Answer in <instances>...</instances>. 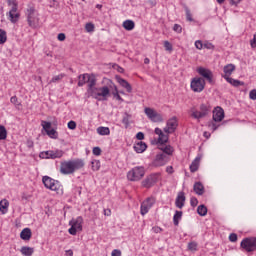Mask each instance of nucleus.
<instances>
[{"mask_svg": "<svg viewBox=\"0 0 256 256\" xmlns=\"http://www.w3.org/2000/svg\"><path fill=\"white\" fill-rule=\"evenodd\" d=\"M78 79V87H83V85H85V83H87V81L89 80V74L79 75Z\"/></svg>", "mask_w": 256, "mask_h": 256, "instance_id": "nucleus-34", "label": "nucleus"}, {"mask_svg": "<svg viewBox=\"0 0 256 256\" xmlns=\"http://www.w3.org/2000/svg\"><path fill=\"white\" fill-rule=\"evenodd\" d=\"M226 81H227V83H230V85H232V87H243V85H245V82H243L241 80L233 79L231 77H226Z\"/></svg>", "mask_w": 256, "mask_h": 256, "instance_id": "nucleus-28", "label": "nucleus"}, {"mask_svg": "<svg viewBox=\"0 0 256 256\" xmlns=\"http://www.w3.org/2000/svg\"><path fill=\"white\" fill-rule=\"evenodd\" d=\"M129 121H131V114L129 113H124L123 118H122V123L125 125V129H129Z\"/></svg>", "mask_w": 256, "mask_h": 256, "instance_id": "nucleus-37", "label": "nucleus"}, {"mask_svg": "<svg viewBox=\"0 0 256 256\" xmlns=\"http://www.w3.org/2000/svg\"><path fill=\"white\" fill-rule=\"evenodd\" d=\"M155 205V198L154 197H148L146 198L140 206V213L141 215H147L149 213V210L151 207Z\"/></svg>", "mask_w": 256, "mask_h": 256, "instance_id": "nucleus-11", "label": "nucleus"}, {"mask_svg": "<svg viewBox=\"0 0 256 256\" xmlns=\"http://www.w3.org/2000/svg\"><path fill=\"white\" fill-rule=\"evenodd\" d=\"M77 231H78V230L75 229V226H72V225H71V227H70L69 230H68V233H69L70 235H77Z\"/></svg>", "mask_w": 256, "mask_h": 256, "instance_id": "nucleus-61", "label": "nucleus"}, {"mask_svg": "<svg viewBox=\"0 0 256 256\" xmlns=\"http://www.w3.org/2000/svg\"><path fill=\"white\" fill-rule=\"evenodd\" d=\"M17 9H19V4H14L13 6H11V9L9 11V14L11 13H17Z\"/></svg>", "mask_w": 256, "mask_h": 256, "instance_id": "nucleus-58", "label": "nucleus"}, {"mask_svg": "<svg viewBox=\"0 0 256 256\" xmlns=\"http://www.w3.org/2000/svg\"><path fill=\"white\" fill-rule=\"evenodd\" d=\"M197 213L200 217H205L207 215V206L206 205H199L197 208Z\"/></svg>", "mask_w": 256, "mask_h": 256, "instance_id": "nucleus-38", "label": "nucleus"}, {"mask_svg": "<svg viewBox=\"0 0 256 256\" xmlns=\"http://www.w3.org/2000/svg\"><path fill=\"white\" fill-rule=\"evenodd\" d=\"M183 217V211L176 210L173 216V224L175 227L179 226V220Z\"/></svg>", "mask_w": 256, "mask_h": 256, "instance_id": "nucleus-31", "label": "nucleus"}, {"mask_svg": "<svg viewBox=\"0 0 256 256\" xmlns=\"http://www.w3.org/2000/svg\"><path fill=\"white\" fill-rule=\"evenodd\" d=\"M177 117H172L167 121L166 127L164 128V133H175L177 129Z\"/></svg>", "mask_w": 256, "mask_h": 256, "instance_id": "nucleus-14", "label": "nucleus"}, {"mask_svg": "<svg viewBox=\"0 0 256 256\" xmlns=\"http://www.w3.org/2000/svg\"><path fill=\"white\" fill-rule=\"evenodd\" d=\"M175 205H176V207H178V209H183V207H185V193L184 192L178 193V196L175 201Z\"/></svg>", "mask_w": 256, "mask_h": 256, "instance_id": "nucleus-19", "label": "nucleus"}, {"mask_svg": "<svg viewBox=\"0 0 256 256\" xmlns=\"http://www.w3.org/2000/svg\"><path fill=\"white\" fill-rule=\"evenodd\" d=\"M20 252L22 253V255L24 256H31L33 255V253H35V249L31 248L29 246H23L20 250Z\"/></svg>", "mask_w": 256, "mask_h": 256, "instance_id": "nucleus-32", "label": "nucleus"}, {"mask_svg": "<svg viewBox=\"0 0 256 256\" xmlns=\"http://www.w3.org/2000/svg\"><path fill=\"white\" fill-rule=\"evenodd\" d=\"M249 98L252 99V101H256V89L250 91Z\"/></svg>", "mask_w": 256, "mask_h": 256, "instance_id": "nucleus-54", "label": "nucleus"}, {"mask_svg": "<svg viewBox=\"0 0 256 256\" xmlns=\"http://www.w3.org/2000/svg\"><path fill=\"white\" fill-rule=\"evenodd\" d=\"M9 209V201L7 199L0 201V211L2 215H5Z\"/></svg>", "mask_w": 256, "mask_h": 256, "instance_id": "nucleus-30", "label": "nucleus"}, {"mask_svg": "<svg viewBox=\"0 0 256 256\" xmlns=\"http://www.w3.org/2000/svg\"><path fill=\"white\" fill-rule=\"evenodd\" d=\"M42 182L46 189H50V191H56V193H63V186L58 180H55L49 176H43Z\"/></svg>", "mask_w": 256, "mask_h": 256, "instance_id": "nucleus-3", "label": "nucleus"}, {"mask_svg": "<svg viewBox=\"0 0 256 256\" xmlns=\"http://www.w3.org/2000/svg\"><path fill=\"white\" fill-rule=\"evenodd\" d=\"M155 134L159 136L158 143H160V145H165V143H167L168 138L163 133V130H161L160 128H155Z\"/></svg>", "mask_w": 256, "mask_h": 256, "instance_id": "nucleus-21", "label": "nucleus"}, {"mask_svg": "<svg viewBox=\"0 0 256 256\" xmlns=\"http://www.w3.org/2000/svg\"><path fill=\"white\" fill-rule=\"evenodd\" d=\"M186 11V19L187 21L192 22L193 21V16L191 15V10H189V8H185Z\"/></svg>", "mask_w": 256, "mask_h": 256, "instance_id": "nucleus-50", "label": "nucleus"}, {"mask_svg": "<svg viewBox=\"0 0 256 256\" xmlns=\"http://www.w3.org/2000/svg\"><path fill=\"white\" fill-rule=\"evenodd\" d=\"M198 244L195 241L188 243V251H197Z\"/></svg>", "mask_w": 256, "mask_h": 256, "instance_id": "nucleus-45", "label": "nucleus"}, {"mask_svg": "<svg viewBox=\"0 0 256 256\" xmlns=\"http://www.w3.org/2000/svg\"><path fill=\"white\" fill-rule=\"evenodd\" d=\"M112 256H121V250H119V249H114L113 251H112V254H111Z\"/></svg>", "mask_w": 256, "mask_h": 256, "instance_id": "nucleus-63", "label": "nucleus"}, {"mask_svg": "<svg viewBox=\"0 0 256 256\" xmlns=\"http://www.w3.org/2000/svg\"><path fill=\"white\" fill-rule=\"evenodd\" d=\"M123 27L126 31H133L135 29V22L133 20H126L123 22Z\"/></svg>", "mask_w": 256, "mask_h": 256, "instance_id": "nucleus-33", "label": "nucleus"}, {"mask_svg": "<svg viewBox=\"0 0 256 256\" xmlns=\"http://www.w3.org/2000/svg\"><path fill=\"white\" fill-rule=\"evenodd\" d=\"M250 45L252 48L256 47V33L253 36V39L250 41Z\"/></svg>", "mask_w": 256, "mask_h": 256, "instance_id": "nucleus-62", "label": "nucleus"}, {"mask_svg": "<svg viewBox=\"0 0 256 256\" xmlns=\"http://www.w3.org/2000/svg\"><path fill=\"white\" fill-rule=\"evenodd\" d=\"M193 189L196 195H203V193H205V186H203V183L201 182H196Z\"/></svg>", "mask_w": 256, "mask_h": 256, "instance_id": "nucleus-27", "label": "nucleus"}, {"mask_svg": "<svg viewBox=\"0 0 256 256\" xmlns=\"http://www.w3.org/2000/svg\"><path fill=\"white\" fill-rule=\"evenodd\" d=\"M85 29L87 33H93V31H95V25L93 23H87Z\"/></svg>", "mask_w": 256, "mask_h": 256, "instance_id": "nucleus-47", "label": "nucleus"}, {"mask_svg": "<svg viewBox=\"0 0 256 256\" xmlns=\"http://www.w3.org/2000/svg\"><path fill=\"white\" fill-rule=\"evenodd\" d=\"M97 133L98 135H111V130L109 127L100 126L97 128Z\"/></svg>", "mask_w": 256, "mask_h": 256, "instance_id": "nucleus-36", "label": "nucleus"}, {"mask_svg": "<svg viewBox=\"0 0 256 256\" xmlns=\"http://www.w3.org/2000/svg\"><path fill=\"white\" fill-rule=\"evenodd\" d=\"M224 71V79H226V77H231V75L233 74V71H235V64H228L226 66H224L223 68Z\"/></svg>", "mask_w": 256, "mask_h": 256, "instance_id": "nucleus-23", "label": "nucleus"}, {"mask_svg": "<svg viewBox=\"0 0 256 256\" xmlns=\"http://www.w3.org/2000/svg\"><path fill=\"white\" fill-rule=\"evenodd\" d=\"M222 119H225V111L221 107H216L213 111V121L215 123H220Z\"/></svg>", "mask_w": 256, "mask_h": 256, "instance_id": "nucleus-15", "label": "nucleus"}, {"mask_svg": "<svg viewBox=\"0 0 256 256\" xmlns=\"http://www.w3.org/2000/svg\"><path fill=\"white\" fill-rule=\"evenodd\" d=\"M88 93L90 95V97H93V99H97V101H101V98L99 97V88L97 87H92V88H88Z\"/></svg>", "mask_w": 256, "mask_h": 256, "instance_id": "nucleus-26", "label": "nucleus"}, {"mask_svg": "<svg viewBox=\"0 0 256 256\" xmlns=\"http://www.w3.org/2000/svg\"><path fill=\"white\" fill-rule=\"evenodd\" d=\"M69 225H72L78 231H83V217L78 216L76 219L71 220Z\"/></svg>", "mask_w": 256, "mask_h": 256, "instance_id": "nucleus-16", "label": "nucleus"}, {"mask_svg": "<svg viewBox=\"0 0 256 256\" xmlns=\"http://www.w3.org/2000/svg\"><path fill=\"white\" fill-rule=\"evenodd\" d=\"M166 155L163 153L157 154L156 158L154 160V165L156 167H163V165H165L167 162L165 161L166 159Z\"/></svg>", "mask_w": 256, "mask_h": 256, "instance_id": "nucleus-20", "label": "nucleus"}, {"mask_svg": "<svg viewBox=\"0 0 256 256\" xmlns=\"http://www.w3.org/2000/svg\"><path fill=\"white\" fill-rule=\"evenodd\" d=\"M136 139H138V141H143V139H145V134L143 132H138L136 134Z\"/></svg>", "mask_w": 256, "mask_h": 256, "instance_id": "nucleus-60", "label": "nucleus"}, {"mask_svg": "<svg viewBox=\"0 0 256 256\" xmlns=\"http://www.w3.org/2000/svg\"><path fill=\"white\" fill-rule=\"evenodd\" d=\"M64 77H65V74H63V73L56 75V76L52 77V79L50 80V83H59V81H62Z\"/></svg>", "mask_w": 256, "mask_h": 256, "instance_id": "nucleus-44", "label": "nucleus"}, {"mask_svg": "<svg viewBox=\"0 0 256 256\" xmlns=\"http://www.w3.org/2000/svg\"><path fill=\"white\" fill-rule=\"evenodd\" d=\"M99 98L101 101H107V97L111 95V90H109V86L99 87Z\"/></svg>", "mask_w": 256, "mask_h": 256, "instance_id": "nucleus-17", "label": "nucleus"}, {"mask_svg": "<svg viewBox=\"0 0 256 256\" xmlns=\"http://www.w3.org/2000/svg\"><path fill=\"white\" fill-rule=\"evenodd\" d=\"M83 167H85V160L81 158L62 161L60 163V173L61 175H73L75 171H79Z\"/></svg>", "mask_w": 256, "mask_h": 256, "instance_id": "nucleus-1", "label": "nucleus"}, {"mask_svg": "<svg viewBox=\"0 0 256 256\" xmlns=\"http://www.w3.org/2000/svg\"><path fill=\"white\" fill-rule=\"evenodd\" d=\"M31 229L30 228H24L20 233V239L23 241H29L31 239Z\"/></svg>", "mask_w": 256, "mask_h": 256, "instance_id": "nucleus-24", "label": "nucleus"}, {"mask_svg": "<svg viewBox=\"0 0 256 256\" xmlns=\"http://www.w3.org/2000/svg\"><path fill=\"white\" fill-rule=\"evenodd\" d=\"M190 205H191V207H197V205H199V200H197V198H195V197H192L190 199Z\"/></svg>", "mask_w": 256, "mask_h": 256, "instance_id": "nucleus-52", "label": "nucleus"}, {"mask_svg": "<svg viewBox=\"0 0 256 256\" xmlns=\"http://www.w3.org/2000/svg\"><path fill=\"white\" fill-rule=\"evenodd\" d=\"M7 43V32L3 29H0V45Z\"/></svg>", "mask_w": 256, "mask_h": 256, "instance_id": "nucleus-40", "label": "nucleus"}, {"mask_svg": "<svg viewBox=\"0 0 256 256\" xmlns=\"http://www.w3.org/2000/svg\"><path fill=\"white\" fill-rule=\"evenodd\" d=\"M117 82L119 83V85H121V87H123L124 89H126L127 93H131L133 91V87H131V84L129 82H127V80L116 76Z\"/></svg>", "mask_w": 256, "mask_h": 256, "instance_id": "nucleus-18", "label": "nucleus"}, {"mask_svg": "<svg viewBox=\"0 0 256 256\" xmlns=\"http://www.w3.org/2000/svg\"><path fill=\"white\" fill-rule=\"evenodd\" d=\"M87 83H88V89H91L95 87V85H97V77L95 76V74L88 75Z\"/></svg>", "mask_w": 256, "mask_h": 256, "instance_id": "nucleus-29", "label": "nucleus"}, {"mask_svg": "<svg viewBox=\"0 0 256 256\" xmlns=\"http://www.w3.org/2000/svg\"><path fill=\"white\" fill-rule=\"evenodd\" d=\"M173 31H175L176 33H181V31H183V28L181 27V25L175 24L173 26Z\"/></svg>", "mask_w": 256, "mask_h": 256, "instance_id": "nucleus-56", "label": "nucleus"}, {"mask_svg": "<svg viewBox=\"0 0 256 256\" xmlns=\"http://www.w3.org/2000/svg\"><path fill=\"white\" fill-rule=\"evenodd\" d=\"M91 165L92 171H99V169H101V161L99 160H92Z\"/></svg>", "mask_w": 256, "mask_h": 256, "instance_id": "nucleus-42", "label": "nucleus"}, {"mask_svg": "<svg viewBox=\"0 0 256 256\" xmlns=\"http://www.w3.org/2000/svg\"><path fill=\"white\" fill-rule=\"evenodd\" d=\"M204 49H215V46L211 42H205Z\"/></svg>", "mask_w": 256, "mask_h": 256, "instance_id": "nucleus-59", "label": "nucleus"}, {"mask_svg": "<svg viewBox=\"0 0 256 256\" xmlns=\"http://www.w3.org/2000/svg\"><path fill=\"white\" fill-rule=\"evenodd\" d=\"M93 155H96V157H99L101 155V148L100 147H94L92 150Z\"/></svg>", "mask_w": 256, "mask_h": 256, "instance_id": "nucleus-53", "label": "nucleus"}, {"mask_svg": "<svg viewBox=\"0 0 256 256\" xmlns=\"http://www.w3.org/2000/svg\"><path fill=\"white\" fill-rule=\"evenodd\" d=\"M195 47H196V49L201 50V49H203L204 44H203V42H202L201 40H197V41L195 42Z\"/></svg>", "mask_w": 256, "mask_h": 256, "instance_id": "nucleus-55", "label": "nucleus"}, {"mask_svg": "<svg viewBox=\"0 0 256 256\" xmlns=\"http://www.w3.org/2000/svg\"><path fill=\"white\" fill-rule=\"evenodd\" d=\"M65 34L64 33H60V34H58V37H57V39H58V41H65Z\"/></svg>", "mask_w": 256, "mask_h": 256, "instance_id": "nucleus-64", "label": "nucleus"}, {"mask_svg": "<svg viewBox=\"0 0 256 256\" xmlns=\"http://www.w3.org/2000/svg\"><path fill=\"white\" fill-rule=\"evenodd\" d=\"M20 17H21V14H19L17 12L9 14V19H10L11 23H17V21H19Z\"/></svg>", "mask_w": 256, "mask_h": 256, "instance_id": "nucleus-41", "label": "nucleus"}, {"mask_svg": "<svg viewBox=\"0 0 256 256\" xmlns=\"http://www.w3.org/2000/svg\"><path fill=\"white\" fill-rule=\"evenodd\" d=\"M161 178V173L156 172L148 175L143 181H142V187H145V189H151L159 181Z\"/></svg>", "mask_w": 256, "mask_h": 256, "instance_id": "nucleus-5", "label": "nucleus"}, {"mask_svg": "<svg viewBox=\"0 0 256 256\" xmlns=\"http://www.w3.org/2000/svg\"><path fill=\"white\" fill-rule=\"evenodd\" d=\"M108 85H109V87H114L115 92H113V95L117 99V101H123V98H121V95H119V91L117 90V86H115V84H113V81L109 80Z\"/></svg>", "mask_w": 256, "mask_h": 256, "instance_id": "nucleus-35", "label": "nucleus"}, {"mask_svg": "<svg viewBox=\"0 0 256 256\" xmlns=\"http://www.w3.org/2000/svg\"><path fill=\"white\" fill-rule=\"evenodd\" d=\"M164 47L166 51H173V45L169 41H164Z\"/></svg>", "mask_w": 256, "mask_h": 256, "instance_id": "nucleus-51", "label": "nucleus"}, {"mask_svg": "<svg viewBox=\"0 0 256 256\" xmlns=\"http://www.w3.org/2000/svg\"><path fill=\"white\" fill-rule=\"evenodd\" d=\"M67 126H68V129H70L71 131H74V129H77V123L73 120L69 121Z\"/></svg>", "mask_w": 256, "mask_h": 256, "instance_id": "nucleus-48", "label": "nucleus"}, {"mask_svg": "<svg viewBox=\"0 0 256 256\" xmlns=\"http://www.w3.org/2000/svg\"><path fill=\"white\" fill-rule=\"evenodd\" d=\"M208 127L211 129V131H217V129H219V125L213 121L208 123Z\"/></svg>", "mask_w": 256, "mask_h": 256, "instance_id": "nucleus-49", "label": "nucleus"}, {"mask_svg": "<svg viewBox=\"0 0 256 256\" xmlns=\"http://www.w3.org/2000/svg\"><path fill=\"white\" fill-rule=\"evenodd\" d=\"M145 114L153 123H163V116L152 108H145Z\"/></svg>", "mask_w": 256, "mask_h": 256, "instance_id": "nucleus-10", "label": "nucleus"}, {"mask_svg": "<svg viewBox=\"0 0 256 256\" xmlns=\"http://www.w3.org/2000/svg\"><path fill=\"white\" fill-rule=\"evenodd\" d=\"M134 151L137 153H145L147 151V144L143 141H140L133 146Z\"/></svg>", "mask_w": 256, "mask_h": 256, "instance_id": "nucleus-22", "label": "nucleus"}, {"mask_svg": "<svg viewBox=\"0 0 256 256\" xmlns=\"http://www.w3.org/2000/svg\"><path fill=\"white\" fill-rule=\"evenodd\" d=\"M25 15L29 27L32 29H37V27H39V13L37 10H35L33 6H28L25 11Z\"/></svg>", "mask_w": 256, "mask_h": 256, "instance_id": "nucleus-2", "label": "nucleus"}, {"mask_svg": "<svg viewBox=\"0 0 256 256\" xmlns=\"http://www.w3.org/2000/svg\"><path fill=\"white\" fill-rule=\"evenodd\" d=\"M190 87L194 93H201L205 89V79L195 77L191 80Z\"/></svg>", "mask_w": 256, "mask_h": 256, "instance_id": "nucleus-7", "label": "nucleus"}, {"mask_svg": "<svg viewBox=\"0 0 256 256\" xmlns=\"http://www.w3.org/2000/svg\"><path fill=\"white\" fill-rule=\"evenodd\" d=\"M145 177V167L136 166L127 173V179L129 181H141Z\"/></svg>", "mask_w": 256, "mask_h": 256, "instance_id": "nucleus-4", "label": "nucleus"}, {"mask_svg": "<svg viewBox=\"0 0 256 256\" xmlns=\"http://www.w3.org/2000/svg\"><path fill=\"white\" fill-rule=\"evenodd\" d=\"M197 73L201 75L208 83H213V72L211 70L204 68V67H199L197 68Z\"/></svg>", "mask_w": 256, "mask_h": 256, "instance_id": "nucleus-13", "label": "nucleus"}, {"mask_svg": "<svg viewBox=\"0 0 256 256\" xmlns=\"http://www.w3.org/2000/svg\"><path fill=\"white\" fill-rule=\"evenodd\" d=\"M41 126L50 139H59V133L57 130L53 128L51 129V122L42 120Z\"/></svg>", "mask_w": 256, "mask_h": 256, "instance_id": "nucleus-9", "label": "nucleus"}, {"mask_svg": "<svg viewBox=\"0 0 256 256\" xmlns=\"http://www.w3.org/2000/svg\"><path fill=\"white\" fill-rule=\"evenodd\" d=\"M4 139H7V129L0 125V141H4Z\"/></svg>", "mask_w": 256, "mask_h": 256, "instance_id": "nucleus-43", "label": "nucleus"}, {"mask_svg": "<svg viewBox=\"0 0 256 256\" xmlns=\"http://www.w3.org/2000/svg\"><path fill=\"white\" fill-rule=\"evenodd\" d=\"M160 149L165 155H173L174 150L171 145L162 146Z\"/></svg>", "mask_w": 256, "mask_h": 256, "instance_id": "nucleus-39", "label": "nucleus"}, {"mask_svg": "<svg viewBox=\"0 0 256 256\" xmlns=\"http://www.w3.org/2000/svg\"><path fill=\"white\" fill-rule=\"evenodd\" d=\"M63 155V150H48L41 152L39 157L40 159H61Z\"/></svg>", "mask_w": 256, "mask_h": 256, "instance_id": "nucleus-8", "label": "nucleus"}, {"mask_svg": "<svg viewBox=\"0 0 256 256\" xmlns=\"http://www.w3.org/2000/svg\"><path fill=\"white\" fill-rule=\"evenodd\" d=\"M10 103L15 105V107H21V102H19V99L17 98V96H12L10 98Z\"/></svg>", "mask_w": 256, "mask_h": 256, "instance_id": "nucleus-46", "label": "nucleus"}, {"mask_svg": "<svg viewBox=\"0 0 256 256\" xmlns=\"http://www.w3.org/2000/svg\"><path fill=\"white\" fill-rule=\"evenodd\" d=\"M199 163H201V157L197 156L190 164L191 173H195L199 170Z\"/></svg>", "mask_w": 256, "mask_h": 256, "instance_id": "nucleus-25", "label": "nucleus"}, {"mask_svg": "<svg viewBox=\"0 0 256 256\" xmlns=\"http://www.w3.org/2000/svg\"><path fill=\"white\" fill-rule=\"evenodd\" d=\"M229 241H231V243L237 242V234L231 233L229 236Z\"/></svg>", "mask_w": 256, "mask_h": 256, "instance_id": "nucleus-57", "label": "nucleus"}, {"mask_svg": "<svg viewBox=\"0 0 256 256\" xmlns=\"http://www.w3.org/2000/svg\"><path fill=\"white\" fill-rule=\"evenodd\" d=\"M209 111H211L209 106L201 104L200 111H193L191 117H193V119H203V117H207L209 115Z\"/></svg>", "mask_w": 256, "mask_h": 256, "instance_id": "nucleus-12", "label": "nucleus"}, {"mask_svg": "<svg viewBox=\"0 0 256 256\" xmlns=\"http://www.w3.org/2000/svg\"><path fill=\"white\" fill-rule=\"evenodd\" d=\"M242 249H245L247 253H253L256 251V237L244 238L240 244Z\"/></svg>", "mask_w": 256, "mask_h": 256, "instance_id": "nucleus-6", "label": "nucleus"}]
</instances>
